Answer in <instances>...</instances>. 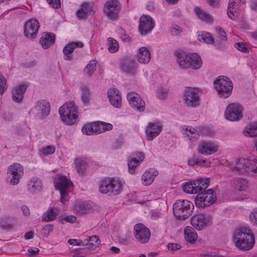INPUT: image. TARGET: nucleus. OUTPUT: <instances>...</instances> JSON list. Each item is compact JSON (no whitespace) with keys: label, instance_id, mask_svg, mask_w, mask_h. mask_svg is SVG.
Instances as JSON below:
<instances>
[{"label":"nucleus","instance_id":"1","mask_svg":"<svg viewBox=\"0 0 257 257\" xmlns=\"http://www.w3.org/2000/svg\"><path fill=\"white\" fill-rule=\"evenodd\" d=\"M232 239L235 246L243 250H248L254 244V235L249 228L239 227L236 229L232 234Z\"/></svg>","mask_w":257,"mask_h":257},{"label":"nucleus","instance_id":"2","mask_svg":"<svg viewBox=\"0 0 257 257\" xmlns=\"http://www.w3.org/2000/svg\"><path fill=\"white\" fill-rule=\"evenodd\" d=\"M176 61L180 67L184 69H198L201 67L203 63L201 57L196 53L178 55Z\"/></svg>","mask_w":257,"mask_h":257},{"label":"nucleus","instance_id":"3","mask_svg":"<svg viewBox=\"0 0 257 257\" xmlns=\"http://www.w3.org/2000/svg\"><path fill=\"white\" fill-rule=\"evenodd\" d=\"M77 107L72 101L66 102L61 106L59 112L62 121L66 124L71 125L74 124L78 118Z\"/></svg>","mask_w":257,"mask_h":257},{"label":"nucleus","instance_id":"4","mask_svg":"<svg viewBox=\"0 0 257 257\" xmlns=\"http://www.w3.org/2000/svg\"><path fill=\"white\" fill-rule=\"evenodd\" d=\"M194 209L193 204L188 200H178L173 205V211L178 219L184 220L188 218Z\"/></svg>","mask_w":257,"mask_h":257},{"label":"nucleus","instance_id":"5","mask_svg":"<svg viewBox=\"0 0 257 257\" xmlns=\"http://www.w3.org/2000/svg\"><path fill=\"white\" fill-rule=\"evenodd\" d=\"M214 86L219 97L223 98H227L230 95L233 88L230 79L223 76H219L214 81Z\"/></svg>","mask_w":257,"mask_h":257},{"label":"nucleus","instance_id":"6","mask_svg":"<svg viewBox=\"0 0 257 257\" xmlns=\"http://www.w3.org/2000/svg\"><path fill=\"white\" fill-rule=\"evenodd\" d=\"M55 187L59 190L61 195V202L65 203L68 200V194L72 183L66 177L57 175L54 179Z\"/></svg>","mask_w":257,"mask_h":257},{"label":"nucleus","instance_id":"7","mask_svg":"<svg viewBox=\"0 0 257 257\" xmlns=\"http://www.w3.org/2000/svg\"><path fill=\"white\" fill-rule=\"evenodd\" d=\"M216 199V194L212 189L199 193L195 198V203L198 208H203L213 204Z\"/></svg>","mask_w":257,"mask_h":257},{"label":"nucleus","instance_id":"8","mask_svg":"<svg viewBox=\"0 0 257 257\" xmlns=\"http://www.w3.org/2000/svg\"><path fill=\"white\" fill-rule=\"evenodd\" d=\"M24 175V168L19 163H14L9 166L7 176L10 179V183L12 185L19 184L20 179Z\"/></svg>","mask_w":257,"mask_h":257},{"label":"nucleus","instance_id":"9","mask_svg":"<svg viewBox=\"0 0 257 257\" xmlns=\"http://www.w3.org/2000/svg\"><path fill=\"white\" fill-rule=\"evenodd\" d=\"M200 91L195 88H187L184 92L185 103L189 107H196L200 105Z\"/></svg>","mask_w":257,"mask_h":257},{"label":"nucleus","instance_id":"10","mask_svg":"<svg viewBox=\"0 0 257 257\" xmlns=\"http://www.w3.org/2000/svg\"><path fill=\"white\" fill-rule=\"evenodd\" d=\"M243 108L238 103H231L229 104L225 112V118L231 121H236L240 119L242 116Z\"/></svg>","mask_w":257,"mask_h":257},{"label":"nucleus","instance_id":"11","mask_svg":"<svg viewBox=\"0 0 257 257\" xmlns=\"http://www.w3.org/2000/svg\"><path fill=\"white\" fill-rule=\"evenodd\" d=\"M119 66L122 72L129 76H134L138 72V64L133 59L127 57L122 59Z\"/></svg>","mask_w":257,"mask_h":257},{"label":"nucleus","instance_id":"12","mask_svg":"<svg viewBox=\"0 0 257 257\" xmlns=\"http://www.w3.org/2000/svg\"><path fill=\"white\" fill-rule=\"evenodd\" d=\"M212 219L210 216L204 214L193 215L191 218L192 225L197 230H202L211 224Z\"/></svg>","mask_w":257,"mask_h":257},{"label":"nucleus","instance_id":"13","mask_svg":"<svg viewBox=\"0 0 257 257\" xmlns=\"http://www.w3.org/2000/svg\"><path fill=\"white\" fill-rule=\"evenodd\" d=\"M34 111L39 119H44L50 113V104L49 102L45 99L39 100L35 103Z\"/></svg>","mask_w":257,"mask_h":257},{"label":"nucleus","instance_id":"14","mask_svg":"<svg viewBox=\"0 0 257 257\" xmlns=\"http://www.w3.org/2000/svg\"><path fill=\"white\" fill-rule=\"evenodd\" d=\"M134 234L136 239L141 243L147 242L151 237L150 230L142 223L135 225Z\"/></svg>","mask_w":257,"mask_h":257},{"label":"nucleus","instance_id":"15","mask_svg":"<svg viewBox=\"0 0 257 257\" xmlns=\"http://www.w3.org/2000/svg\"><path fill=\"white\" fill-rule=\"evenodd\" d=\"M127 99L130 104L134 109L140 112L145 110V102L143 100L138 93L134 91L130 92L127 94Z\"/></svg>","mask_w":257,"mask_h":257},{"label":"nucleus","instance_id":"16","mask_svg":"<svg viewBox=\"0 0 257 257\" xmlns=\"http://www.w3.org/2000/svg\"><path fill=\"white\" fill-rule=\"evenodd\" d=\"M39 27V23L36 19H30L25 24V36L28 39H34L36 38L38 33Z\"/></svg>","mask_w":257,"mask_h":257},{"label":"nucleus","instance_id":"17","mask_svg":"<svg viewBox=\"0 0 257 257\" xmlns=\"http://www.w3.org/2000/svg\"><path fill=\"white\" fill-rule=\"evenodd\" d=\"M235 164L232 169L237 170L239 173L249 174L255 172L256 170V167L250 160L247 159H240L238 161L235 162Z\"/></svg>","mask_w":257,"mask_h":257},{"label":"nucleus","instance_id":"18","mask_svg":"<svg viewBox=\"0 0 257 257\" xmlns=\"http://www.w3.org/2000/svg\"><path fill=\"white\" fill-rule=\"evenodd\" d=\"M120 8L119 3L117 1L111 0L104 4L103 11L108 18L114 19L117 17Z\"/></svg>","mask_w":257,"mask_h":257},{"label":"nucleus","instance_id":"19","mask_svg":"<svg viewBox=\"0 0 257 257\" xmlns=\"http://www.w3.org/2000/svg\"><path fill=\"white\" fill-rule=\"evenodd\" d=\"M155 24L152 18L149 16L143 15L140 20L139 29L142 35H146L154 28Z\"/></svg>","mask_w":257,"mask_h":257},{"label":"nucleus","instance_id":"20","mask_svg":"<svg viewBox=\"0 0 257 257\" xmlns=\"http://www.w3.org/2000/svg\"><path fill=\"white\" fill-rule=\"evenodd\" d=\"M27 188L28 191L31 194L39 193L43 189L42 181L37 177H32L29 180Z\"/></svg>","mask_w":257,"mask_h":257},{"label":"nucleus","instance_id":"21","mask_svg":"<svg viewBox=\"0 0 257 257\" xmlns=\"http://www.w3.org/2000/svg\"><path fill=\"white\" fill-rule=\"evenodd\" d=\"M107 96L110 103L116 108L121 105V97L119 90L115 88H110L107 91Z\"/></svg>","mask_w":257,"mask_h":257},{"label":"nucleus","instance_id":"22","mask_svg":"<svg viewBox=\"0 0 257 257\" xmlns=\"http://www.w3.org/2000/svg\"><path fill=\"white\" fill-rule=\"evenodd\" d=\"M162 131V126L158 123L149 122L146 130L147 139L149 141L153 140L158 136Z\"/></svg>","mask_w":257,"mask_h":257},{"label":"nucleus","instance_id":"23","mask_svg":"<svg viewBox=\"0 0 257 257\" xmlns=\"http://www.w3.org/2000/svg\"><path fill=\"white\" fill-rule=\"evenodd\" d=\"M134 156V157L128 160L127 162L128 171L131 174L135 173L136 167L145 158V155L143 152H136Z\"/></svg>","mask_w":257,"mask_h":257},{"label":"nucleus","instance_id":"24","mask_svg":"<svg viewBox=\"0 0 257 257\" xmlns=\"http://www.w3.org/2000/svg\"><path fill=\"white\" fill-rule=\"evenodd\" d=\"M84 45L81 42H73L68 43L63 48L64 59L65 60H70L72 58V53L76 48H82Z\"/></svg>","mask_w":257,"mask_h":257},{"label":"nucleus","instance_id":"25","mask_svg":"<svg viewBox=\"0 0 257 257\" xmlns=\"http://www.w3.org/2000/svg\"><path fill=\"white\" fill-rule=\"evenodd\" d=\"M218 146L212 142H203L199 145L198 151L200 153L207 155L217 151Z\"/></svg>","mask_w":257,"mask_h":257},{"label":"nucleus","instance_id":"26","mask_svg":"<svg viewBox=\"0 0 257 257\" xmlns=\"http://www.w3.org/2000/svg\"><path fill=\"white\" fill-rule=\"evenodd\" d=\"M92 5L89 3H83L81 5V8L76 12V15L80 19L87 17L88 15H92Z\"/></svg>","mask_w":257,"mask_h":257},{"label":"nucleus","instance_id":"27","mask_svg":"<svg viewBox=\"0 0 257 257\" xmlns=\"http://www.w3.org/2000/svg\"><path fill=\"white\" fill-rule=\"evenodd\" d=\"M249 182L247 179L241 177H236L231 180V185L238 191H245L249 186Z\"/></svg>","mask_w":257,"mask_h":257},{"label":"nucleus","instance_id":"28","mask_svg":"<svg viewBox=\"0 0 257 257\" xmlns=\"http://www.w3.org/2000/svg\"><path fill=\"white\" fill-rule=\"evenodd\" d=\"M158 174V171L154 169L147 170L142 176V183L144 185H150L154 180L156 176Z\"/></svg>","mask_w":257,"mask_h":257},{"label":"nucleus","instance_id":"29","mask_svg":"<svg viewBox=\"0 0 257 257\" xmlns=\"http://www.w3.org/2000/svg\"><path fill=\"white\" fill-rule=\"evenodd\" d=\"M27 89V86L21 84L15 87L12 91V98L17 102H21L24 97V94Z\"/></svg>","mask_w":257,"mask_h":257},{"label":"nucleus","instance_id":"30","mask_svg":"<svg viewBox=\"0 0 257 257\" xmlns=\"http://www.w3.org/2000/svg\"><path fill=\"white\" fill-rule=\"evenodd\" d=\"M55 41V36L53 33H44L40 40L42 47L44 49H47L52 45Z\"/></svg>","mask_w":257,"mask_h":257},{"label":"nucleus","instance_id":"31","mask_svg":"<svg viewBox=\"0 0 257 257\" xmlns=\"http://www.w3.org/2000/svg\"><path fill=\"white\" fill-rule=\"evenodd\" d=\"M137 58L141 63H148L151 59V53L149 49L145 47L140 48L137 53Z\"/></svg>","mask_w":257,"mask_h":257},{"label":"nucleus","instance_id":"32","mask_svg":"<svg viewBox=\"0 0 257 257\" xmlns=\"http://www.w3.org/2000/svg\"><path fill=\"white\" fill-rule=\"evenodd\" d=\"M93 127L94 134H98L111 130L112 128V125L109 123L98 121L93 123Z\"/></svg>","mask_w":257,"mask_h":257},{"label":"nucleus","instance_id":"33","mask_svg":"<svg viewBox=\"0 0 257 257\" xmlns=\"http://www.w3.org/2000/svg\"><path fill=\"white\" fill-rule=\"evenodd\" d=\"M110 183L109 193L114 195H117L120 194L122 191V185L120 181L114 179H109Z\"/></svg>","mask_w":257,"mask_h":257},{"label":"nucleus","instance_id":"34","mask_svg":"<svg viewBox=\"0 0 257 257\" xmlns=\"http://www.w3.org/2000/svg\"><path fill=\"white\" fill-rule=\"evenodd\" d=\"M194 187L196 188V193L198 194L203 192V190H204L208 187L209 184V180L208 178H199L194 181Z\"/></svg>","mask_w":257,"mask_h":257},{"label":"nucleus","instance_id":"35","mask_svg":"<svg viewBox=\"0 0 257 257\" xmlns=\"http://www.w3.org/2000/svg\"><path fill=\"white\" fill-rule=\"evenodd\" d=\"M184 236L187 241L194 243L197 238V234L193 227L187 226L184 229Z\"/></svg>","mask_w":257,"mask_h":257},{"label":"nucleus","instance_id":"36","mask_svg":"<svg viewBox=\"0 0 257 257\" xmlns=\"http://www.w3.org/2000/svg\"><path fill=\"white\" fill-rule=\"evenodd\" d=\"M58 212L57 208L51 207L43 214L42 219L43 221L46 222L53 220L58 215Z\"/></svg>","mask_w":257,"mask_h":257},{"label":"nucleus","instance_id":"37","mask_svg":"<svg viewBox=\"0 0 257 257\" xmlns=\"http://www.w3.org/2000/svg\"><path fill=\"white\" fill-rule=\"evenodd\" d=\"M194 11L197 17L201 20L206 22H211L213 21L211 16L208 13L200 8H195Z\"/></svg>","mask_w":257,"mask_h":257},{"label":"nucleus","instance_id":"38","mask_svg":"<svg viewBox=\"0 0 257 257\" xmlns=\"http://www.w3.org/2000/svg\"><path fill=\"white\" fill-rule=\"evenodd\" d=\"M15 218L13 216H4L0 218V224L3 228H10L14 226Z\"/></svg>","mask_w":257,"mask_h":257},{"label":"nucleus","instance_id":"39","mask_svg":"<svg viewBox=\"0 0 257 257\" xmlns=\"http://www.w3.org/2000/svg\"><path fill=\"white\" fill-rule=\"evenodd\" d=\"M91 208L89 204L87 203H82L77 204L74 207V211L79 215H82L86 213Z\"/></svg>","mask_w":257,"mask_h":257},{"label":"nucleus","instance_id":"40","mask_svg":"<svg viewBox=\"0 0 257 257\" xmlns=\"http://www.w3.org/2000/svg\"><path fill=\"white\" fill-rule=\"evenodd\" d=\"M245 135L250 137L257 136V122L252 123L245 127Z\"/></svg>","mask_w":257,"mask_h":257},{"label":"nucleus","instance_id":"41","mask_svg":"<svg viewBox=\"0 0 257 257\" xmlns=\"http://www.w3.org/2000/svg\"><path fill=\"white\" fill-rule=\"evenodd\" d=\"M198 39L200 41L206 43L208 44H212L214 42L213 38L211 34L208 32H203L198 36Z\"/></svg>","mask_w":257,"mask_h":257},{"label":"nucleus","instance_id":"42","mask_svg":"<svg viewBox=\"0 0 257 257\" xmlns=\"http://www.w3.org/2000/svg\"><path fill=\"white\" fill-rule=\"evenodd\" d=\"M81 90L82 91L81 100L83 103L88 104L90 101V92L89 89L86 85L81 86Z\"/></svg>","mask_w":257,"mask_h":257},{"label":"nucleus","instance_id":"43","mask_svg":"<svg viewBox=\"0 0 257 257\" xmlns=\"http://www.w3.org/2000/svg\"><path fill=\"white\" fill-rule=\"evenodd\" d=\"M110 183V182L109 181V178L103 180L101 182L99 187V190L100 192L102 194H106L109 193V188H110L109 185Z\"/></svg>","mask_w":257,"mask_h":257},{"label":"nucleus","instance_id":"44","mask_svg":"<svg viewBox=\"0 0 257 257\" xmlns=\"http://www.w3.org/2000/svg\"><path fill=\"white\" fill-rule=\"evenodd\" d=\"M232 3H234V0H229L227 9V15L229 18L233 20L238 16V13L236 11V8L232 7Z\"/></svg>","mask_w":257,"mask_h":257},{"label":"nucleus","instance_id":"45","mask_svg":"<svg viewBox=\"0 0 257 257\" xmlns=\"http://www.w3.org/2000/svg\"><path fill=\"white\" fill-rule=\"evenodd\" d=\"M108 42L109 43L108 50L110 52L114 53L118 50L119 44L116 40L112 38H108Z\"/></svg>","mask_w":257,"mask_h":257},{"label":"nucleus","instance_id":"46","mask_svg":"<svg viewBox=\"0 0 257 257\" xmlns=\"http://www.w3.org/2000/svg\"><path fill=\"white\" fill-rule=\"evenodd\" d=\"M75 165L77 172L79 173H83L85 170L86 163V162L82 159H76L75 160Z\"/></svg>","mask_w":257,"mask_h":257},{"label":"nucleus","instance_id":"47","mask_svg":"<svg viewBox=\"0 0 257 257\" xmlns=\"http://www.w3.org/2000/svg\"><path fill=\"white\" fill-rule=\"evenodd\" d=\"M96 69V62L95 60H91L84 69V72L88 75L93 74Z\"/></svg>","mask_w":257,"mask_h":257},{"label":"nucleus","instance_id":"48","mask_svg":"<svg viewBox=\"0 0 257 257\" xmlns=\"http://www.w3.org/2000/svg\"><path fill=\"white\" fill-rule=\"evenodd\" d=\"M194 181L190 183H186L183 187V191L186 193L196 194V190L194 187Z\"/></svg>","mask_w":257,"mask_h":257},{"label":"nucleus","instance_id":"49","mask_svg":"<svg viewBox=\"0 0 257 257\" xmlns=\"http://www.w3.org/2000/svg\"><path fill=\"white\" fill-rule=\"evenodd\" d=\"M186 130L190 132L191 134L193 135V136H191V137L189 138V140L192 142L196 141L199 139V135L198 133V130L197 131L196 128L191 126H188L185 128Z\"/></svg>","mask_w":257,"mask_h":257},{"label":"nucleus","instance_id":"50","mask_svg":"<svg viewBox=\"0 0 257 257\" xmlns=\"http://www.w3.org/2000/svg\"><path fill=\"white\" fill-rule=\"evenodd\" d=\"M198 133L205 136H213L214 135L215 132L209 127L200 126L198 127Z\"/></svg>","mask_w":257,"mask_h":257},{"label":"nucleus","instance_id":"51","mask_svg":"<svg viewBox=\"0 0 257 257\" xmlns=\"http://www.w3.org/2000/svg\"><path fill=\"white\" fill-rule=\"evenodd\" d=\"M54 226L52 224H47L45 225L41 230V233L44 237H48L50 232L53 230Z\"/></svg>","mask_w":257,"mask_h":257},{"label":"nucleus","instance_id":"52","mask_svg":"<svg viewBox=\"0 0 257 257\" xmlns=\"http://www.w3.org/2000/svg\"><path fill=\"white\" fill-rule=\"evenodd\" d=\"M82 132L83 134H85L87 135H92L94 134L93 123L87 124L83 126L82 128Z\"/></svg>","mask_w":257,"mask_h":257},{"label":"nucleus","instance_id":"53","mask_svg":"<svg viewBox=\"0 0 257 257\" xmlns=\"http://www.w3.org/2000/svg\"><path fill=\"white\" fill-rule=\"evenodd\" d=\"M8 85L7 84V80L5 77L0 75V95L4 93V92L7 89Z\"/></svg>","mask_w":257,"mask_h":257},{"label":"nucleus","instance_id":"54","mask_svg":"<svg viewBox=\"0 0 257 257\" xmlns=\"http://www.w3.org/2000/svg\"><path fill=\"white\" fill-rule=\"evenodd\" d=\"M87 242L90 241L93 246H97L100 244V241L97 235H92L86 239Z\"/></svg>","mask_w":257,"mask_h":257},{"label":"nucleus","instance_id":"55","mask_svg":"<svg viewBox=\"0 0 257 257\" xmlns=\"http://www.w3.org/2000/svg\"><path fill=\"white\" fill-rule=\"evenodd\" d=\"M235 47L239 51L244 52H249V48L246 46V45L243 42H238L234 44Z\"/></svg>","mask_w":257,"mask_h":257},{"label":"nucleus","instance_id":"56","mask_svg":"<svg viewBox=\"0 0 257 257\" xmlns=\"http://www.w3.org/2000/svg\"><path fill=\"white\" fill-rule=\"evenodd\" d=\"M216 31L217 34L218 35L219 38L223 41H226L227 40V36L226 33L224 30H222L220 27H217L216 28Z\"/></svg>","mask_w":257,"mask_h":257},{"label":"nucleus","instance_id":"57","mask_svg":"<svg viewBox=\"0 0 257 257\" xmlns=\"http://www.w3.org/2000/svg\"><path fill=\"white\" fill-rule=\"evenodd\" d=\"M249 219L253 225L257 226V209L251 211L249 215Z\"/></svg>","mask_w":257,"mask_h":257},{"label":"nucleus","instance_id":"58","mask_svg":"<svg viewBox=\"0 0 257 257\" xmlns=\"http://www.w3.org/2000/svg\"><path fill=\"white\" fill-rule=\"evenodd\" d=\"M182 31V28L177 25H174L170 28V32L173 35H180Z\"/></svg>","mask_w":257,"mask_h":257},{"label":"nucleus","instance_id":"59","mask_svg":"<svg viewBox=\"0 0 257 257\" xmlns=\"http://www.w3.org/2000/svg\"><path fill=\"white\" fill-rule=\"evenodd\" d=\"M54 152L55 148L52 146H47V147L43 148L42 150V152L44 155L52 154Z\"/></svg>","mask_w":257,"mask_h":257},{"label":"nucleus","instance_id":"60","mask_svg":"<svg viewBox=\"0 0 257 257\" xmlns=\"http://www.w3.org/2000/svg\"><path fill=\"white\" fill-rule=\"evenodd\" d=\"M168 93L169 92L168 90L164 88H161L159 91L158 96L160 99H164L167 98Z\"/></svg>","mask_w":257,"mask_h":257},{"label":"nucleus","instance_id":"61","mask_svg":"<svg viewBox=\"0 0 257 257\" xmlns=\"http://www.w3.org/2000/svg\"><path fill=\"white\" fill-rule=\"evenodd\" d=\"M48 4L52 7L58 9L60 7V0H46Z\"/></svg>","mask_w":257,"mask_h":257},{"label":"nucleus","instance_id":"62","mask_svg":"<svg viewBox=\"0 0 257 257\" xmlns=\"http://www.w3.org/2000/svg\"><path fill=\"white\" fill-rule=\"evenodd\" d=\"M120 38L124 42H128L131 40V37L126 34L125 31L122 28L120 29Z\"/></svg>","mask_w":257,"mask_h":257},{"label":"nucleus","instance_id":"63","mask_svg":"<svg viewBox=\"0 0 257 257\" xmlns=\"http://www.w3.org/2000/svg\"><path fill=\"white\" fill-rule=\"evenodd\" d=\"M68 242L70 245H83V242L80 239H70L68 240Z\"/></svg>","mask_w":257,"mask_h":257},{"label":"nucleus","instance_id":"64","mask_svg":"<svg viewBox=\"0 0 257 257\" xmlns=\"http://www.w3.org/2000/svg\"><path fill=\"white\" fill-rule=\"evenodd\" d=\"M167 247L169 250H176L180 249L181 246L178 243H170L168 244Z\"/></svg>","mask_w":257,"mask_h":257}]
</instances>
